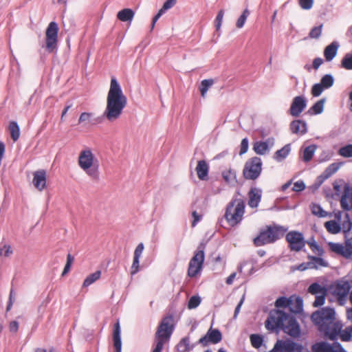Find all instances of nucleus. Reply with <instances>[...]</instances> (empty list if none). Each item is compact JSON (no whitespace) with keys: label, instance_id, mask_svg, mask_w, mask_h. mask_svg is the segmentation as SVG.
<instances>
[{"label":"nucleus","instance_id":"f257e3e1","mask_svg":"<svg viewBox=\"0 0 352 352\" xmlns=\"http://www.w3.org/2000/svg\"><path fill=\"white\" fill-rule=\"evenodd\" d=\"M274 305L277 309L270 311L265 321V327L270 331L282 329L292 337H299L300 326L293 314L302 311V298L296 296H282L276 299Z\"/></svg>","mask_w":352,"mask_h":352},{"label":"nucleus","instance_id":"f03ea898","mask_svg":"<svg viewBox=\"0 0 352 352\" xmlns=\"http://www.w3.org/2000/svg\"><path fill=\"white\" fill-rule=\"evenodd\" d=\"M335 315L334 309L330 307L322 308L311 315V320L318 330L331 340H337L342 328V322L336 319Z\"/></svg>","mask_w":352,"mask_h":352},{"label":"nucleus","instance_id":"7ed1b4c3","mask_svg":"<svg viewBox=\"0 0 352 352\" xmlns=\"http://www.w3.org/2000/svg\"><path fill=\"white\" fill-rule=\"evenodd\" d=\"M126 102V97L122 93V89H109L104 116L109 122L117 120L121 116Z\"/></svg>","mask_w":352,"mask_h":352},{"label":"nucleus","instance_id":"20e7f679","mask_svg":"<svg viewBox=\"0 0 352 352\" xmlns=\"http://www.w3.org/2000/svg\"><path fill=\"white\" fill-rule=\"evenodd\" d=\"M78 164L80 169H82L91 180L95 182L99 180V161L90 148L87 147L80 151L78 157Z\"/></svg>","mask_w":352,"mask_h":352},{"label":"nucleus","instance_id":"39448f33","mask_svg":"<svg viewBox=\"0 0 352 352\" xmlns=\"http://www.w3.org/2000/svg\"><path fill=\"white\" fill-rule=\"evenodd\" d=\"M173 329L172 318H164L155 335V346L153 352H162L164 344L169 341Z\"/></svg>","mask_w":352,"mask_h":352},{"label":"nucleus","instance_id":"423d86ee","mask_svg":"<svg viewBox=\"0 0 352 352\" xmlns=\"http://www.w3.org/2000/svg\"><path fill=\"white\" fill-rule=\"evenodd\" d=\"M245 202L241 199H233L227 206L224 217L229 226L234 227L241 222L245 213Z\"/></svg>","mask_w":352,"mask_h":352},{"label":"nucleus","instance_id":"0eeeda50","mask_svg":"<svg viewBox=\"0 0 352 352\" xmlns=\"http://www.w3.org/2000/svg\"><path fill=\"white\" fill-rule=\"evenodd\" d=\"M261 171V159L258 157H254L245 162L243 174L246 179L255 180L260 176Z\"/></svg>","mask_w":352,"mask_h":352},{"label":"nucleus","instance_id":"6e6552de","mask_svg":"<svg viewBox=\"0 0 352 352\" xmlns=\"http://www.w3.org/2000/svg\"><path fill=\"white\" fill-rule=\"evenodd\" d=\"M58 30V25L55 21H51L47 28L45 49L49 53H54L57 51Z\"/></svg>","mask_w":352,"mask_h":352},{"label":"nucleus","instance_id":"1a4fd4ad","mask_svg":"<svg viewBox=\"0 0 352 352\" xmlns=\"http://www.w3.org/2000/svg\"><path fill=\"white\" fill-rule=\"evenodd\" d=\"M204 261V247L200 245L198 250L195 252L194 256L190 259L188 275L190 277H195L201 270Z\"/></svg>","mask_w":352,"mask_h":352},{"label":"nucleus","instance_id":"9d476101","mask_svg":"<svg viewBox=\"0 0 352 352\" xmlns=\"http://www.w3.org/2000/svg\"><path fill=\"white\" fill-rule=\"evenodd\" d=\"M330 250L348 259L352 258V236L346 238L344 243L329 242Z\"/></svg>","mask_w":352,"mask_h":352},{"label":"nucleus","instance_id":"9b49d317","mask_svg":"<svg viewBox=\"0 0 352 352\" xmlns=\"http://www.w3.org/2000/svg\"><path fill=\"white\" fill-rule=\"evenodd\" d=\"M274 352H307L301 344L290 339L278 340L274 346Z\"/></svg>","mask_w":352,"mask_h":352},{"label":"nucleus","instance_id":"f8f14e48","mask_svg":"<svg viewBox=\"0 0 352 352\" xmlns=\"http://www.w3.org/2000/svg\"><path fill=\"white\" fill-rule=\"evenodd\" d=\"M286 240L289 243V246L292 251L298 252L305 245L304 236L299 232L292 231L288 232L286 235Z\"/></svg>","mask_w":352,"mask_h":352},{"label":"nucleus","instance_id":"ddd939ff","mask_svg":"<svg viewBox=\"0 0 352 352\" xmlns=\"http://www.w3.org/2000/svg\"><path fill=\"white\" fill-rule=\"evenodd\" d=\"M311 352H346L339 342H333L332 344L320 341L316 342L311 347Z\"/></svg>","mask_w":352,"mask_h":352},{"label":"nucleus","instance_id":"4468645a","mask_svg":"<svg viewBox=\"0 0 352 352\" xmlns=\"http://www.w3.org/2000/svg\"><path fill=\"white\" fill-rule=\"evenodd\" d=\"M222 339V335L219 330L210 328L207 333L201 338L198 343L203 346H207L209 343L217 344Z\"/></svg>","mask_w":352,"mask_h":352},{"label":"nucleus","instance_id":"2eb2a0df","mask_svg":"<svg viewBox=\"0 0 352 352\" xmlns=\"http://www.w3.org/2000/svg\"><path fill=\"white\" fill-rule=\"evenodd\" d=\"M351 289L348 281H338L333 288V294L338 298L340 302H344Z\"/></svg>","mask_w":352,"mask_h":352},{"label":"nucleus","instance_id":"dca6fc26","mask_svg":"<svg viewBox=\"0 0 352 352\" xmlns=\"http://www.w3.org/2000/svg\"><path fill=\"white\" fill-rule=\"evenodd\" d=\"M340 205L343 210L349 211L352 209V186L346 184L340 199Z\"/></svg>","mask_w":352,"mask_h":352},{"label":"nucleus","instance_id":"f3484780","mask_svg":"<svg viewBox=\"0 0 352 352\" xmlns=\"http://www.w3.org/2000/svg\"><path fill=\"white\" fill-rule=\"evenodd\" d=\"M307 106V100L303 96H296L294 98L290 107V113L292 116L297 117Z\"/></svg>","mask_w":352,"mask_h":352},{"label":"nucleus","instance_id":"a211bd4d","mask_svg":"<svg viewBox=\"0 0 352 352\" xmlns=\"http://www.w3.org/2000/svg\"><path fill=\"white\" fill-rule=\"evenodd\" d=\"M32 183L34 187L39 191H42L46 186V172L44 170H38L34 173Z\"/></svg>","mask_w":352,"mask_h":352},{"label":"nucleus","instance_id":"6ab92c4d","mask_svg":"<svg viewBox=\"0 0 352 352\" xmlns=\"http://www.w3.org/2000/svg\"><path fill=\"white\" fill-rule=\"evenodd\" d=\"M262 197V190L258 188H252L248 192V206L252 208H257Z\"/></svg>","mask_w":352,"mask_h":352},{"label":"nucleus","instance_id":"aec40b11","mask_svg":"<svg viewBox=\"0 0 352 352\" xmlns=\"http://www.w3.org/2000/svg\"><path fill=\"white\" fill-rule=\"evenodd\" d=\"M21 75V69L19 63L16 58L12 54L10 60V71L9 74V81L16 82Z\"/></svg>","mask_w":352,"mask_h":352},{"label":"nucleus","instance_id":"412c9836","mask_svg":"<svg viewBox=\"0 0 352 352\" xmlns=\"http://www.w3.org/2000/svg\"><path fill=\"white\" fill-rule=\"evenodd\" d=\"M339 47L340 43L337 41H334L324 48V56L326 61L330 62L336 57Z\"/></svg>","mask_w":352,"mask_h":352},{"label":"nucleus","instance_id":"4be33fe9","mask_svg":"<svg viewBox=\"0 0 352 352\" xmlns=\"http://www.w3.org/2000/svg\"><path fill=\"white\" fill-rule=\"evenodd\" d=\"M121 330L119 322H117L113 327V342L115 348V352L122 351V342H121Z\"/></svg>","mask_w":352,"mask_h":352},{"label":"nucleus","instance_id":"5701e85b","mask_svg":"<svg viewBox=\"0 0 352 352\" xmlns=\"http://www.w3.org/2000/svg\"><path fill=\"white\" fill-rule=\"evenodd\" d=\"M267 230L274 243L285 234L287 230V228L280 226H274L273 227H267Z\"/></svg>","mask_w":352,"mask_h":352},{"label":"nucleus","instance_id":"b1692460","mask_svg":"<svg viewBox=\"0 0 352 352\" xmlns=\"http://www.w3.org/2000/svg\"><path fill=\"white\" fill-rule=\"evenodd\" d=\"M334 83V77L331 74H324L320 82L314 84L311 88H331Z\"/></svg>","mask_w":352,"mask_h":352},{"label":"nucleus","instance_id":"393cba45","mask_svg":"<svg viewBox=\"0 0 352 352\" xmlns=\"http://www.w3.org/2000/svg\"><path fill=\"white\" fill-rule=\"evenodd\" d=\"M197 177L201 180H206L208 178L209 166L205 160H199L196 167Z\"/></svg>","mask_w":352,"mask_h":352},{"label":"nucleus","instance_id":"a878e982","mask_svg":"<svg viewBox=\"0 0 352 352\" xmlns=\"http://www.w3.org/2000/svg\"><path fill=\"white\" fill-rule=\"evenodd\" d=\"M272 243H273V241L267 229L261 232L258 236L254 239V244L256 246H262Z\"/></svg>","mask_w":352,"mask_h":352},{"label":"nucleus","instance_id":"bb28decb","mask_svg":"<svg viewBox=\"0 0 352 352\" xmlns=\"http://www.w3.org/2000/svg\"><path fill=\"white\" fill-rule=\"evenodd\" d=\"M290 129L293 133L303 135L307 133V124L300 120H296L291 122Z\"/></svg>","mask_w":352,"mask_h":352},{"label":"nucleus","instance_id":"cd10ccee","mask_svg":"<svg viewBox=\"0 0 352 352\" xmlns=\"http://www.w3.org/2000/svg\"><path fill=\"white\" fill-rule=\"evenodd\" d=\"M222 177L224 181L230 186H235L237 184L236 171L232 168H227L222 171Z\"/></svg>","mask_w":352,"mask_h":352},{"label":"nucleus","instance_id":"c85d7f7f","mask_svg":"<svg viewBox=\"0 0 352 352\" xmlns=\"http://www.w3.org/2000/svg\"><path fill=\"white\" fill-rule=\"evenodd\" d=\"M135 15V12L131 8H124L117 14V18L122 22L131 23Z\"/></svg>","mask_w":352,"mask_h":352},{"label":"nucleus","instance_id":"c756f323","mask_svg":"<svg viewBox=\"0 0 352 352\" xmlns=\"http://www.w3.org/2000/svg\"><path fill=\"white\" fill-rule=\"evenodd\" d=\"M309 268L310 269H318L320 267H327L328 263L323 258L318 256H309Z\"/></svg>","mask_w":352,"mask_h":352},{"label":"nucleus","instance_id":"7c9ffc66","mask_svg":"<svg viewBox=\"0 0 352 352\" xmlns=\"http://www.w3.org/2000/svg\"><path fill=\"white\" fill-rule=\"evenodd\" d=\"M291 147L289 144H286L282 148L275 152L274 155V159L277 162H281L285 159L289 154Z\"/></svg>","mask_w":352,"mask_h":352},{"label":"nucleus","instance_id":"2f4dec72","mask_svg":"<svg viewBox=\"0 0 352 352\" xmlns=\"http://www.w3.org/2000/svg\"><path fill=\"white\" fill-rule=\"evenodd\" d=\"M253 149L258 155H265L270 150L267 142L258 141L254 144Z\"/></svg>","mask_w":352,"mask_h":352},{"label":"nucleus","instance_id":"473e14b6","mask_svg":"<svg viewBox=\"0 0 352 352\" xmlns=\"http://www.w3.org/2000/svg\"><path fill=\"white\" fill-rule=\"evenodd\" d=\"M192 349L189 337L183 338L177 345V350L179 352H189Z\"/></svg>","mask_w":352,"mask_h":352},{"label":"nucleus","instance_id":"72a5a7b5","mask_svg":"<svg viewBox=\"0 0 352 352\" xmlns=\"http://www.w3.org/2000/svg\"><path fill=\"white\" fill-rule=\"evenodd\" d=\"M101 276V271L97 270L94 273L89 274L86 277L85 279L82 287H87L91 284L94 283L96 281H97Z\"/></svg>","mask_w":352,"mask_h":352},{"label":"nucleus","instance_id":"f704fd0d","mask_svg":"<svg viewBox=\"0 0 352 352\" xmlns=\"http://www.w3.org/2000/svg\"><path fill=\"white\" fill-rule=\"evenodd\" d=\"M324 227L331 234H338L341 230L340 223L333 220L327 221L324 223Z\"/></svg>","mask_w":352,"mask_h":352},{"label":"nucleus","instance_id":"c9c22d12","mask_svg":"<svg viewBox=\"0 0 352 352\" xmlns=\"http://www.w3.org/2000/svg\"><path fill=\"white\" fill-rule=\"evenodd\" d=\"M316 150V146L315 144L309 145L305 148L303 151L302 160L303 161L308 162H309Z\"/></svg>","mask_w":352,"mask_h":352},{"label":"nucleus","instance_id":"e433bc0d","mask_svg":"<svg viewBox=\"0 0 352 352\" xmlns=\"http://www.w3.org/2000/svg\"><path fill=\"white\" fill-rule=\"evenodd\" d=\"M9 131L12 140L14 142L17 141L20 136V129L16 122L12 121L10 122Z\"/></svg>","mask_w":352,"mask_h":352},{"label":"nucleus","instance_id":"4c0bfd02","mask_svg":"<svg viewBox=\"0 0 352 352\" xmlns=\"http://www.w3.org/2000/svg\"><path fill=\"white\" fill-rule=\"evenodd\" d=\"M308 292L313 295H319L323 293H327V289L321 285L314 283L309 285L308 287Z\"/></svg>","mask_w":352,"mask_h":352},{"label":"nucleus","instance_id":"58836bf2","mask_svg":"<svg viewBox=\"0 0 352 352\" xmlns=\"http://www.w3.org/2000/svg\"><path fill=\"white\" fill-rule=\"evenodd\" d=\"M341 66L347 70H352V51L344 55L341 61Z\"/></svg>","mask_w":352,"mask_h":352},{"label":"nucleus","instance_id":"ea45409f","mask_svg":"<svg viewBox=\"0 0 352 352\" xmlns=\"http://www.w3.org/2000/svg\"><path fill=\"white\" fill-rule=\"evenodd\" d=\"M341 164L340 163H332L330 164L324 170V177L328 178L332 175L336 173L340 167Z\"/></svg>","mask_w":352,"mask_h":352},{"label":"nucleus","instance_id":"a19ab883","mask_svg":"<svg viewBox=\"0 0 352 352\" xmlns=\"http://www.w3.org/2000/svg\"><path fill=\"white\" fill-rule=\"evenodd\" d=\"M338 153L344 157H352V144L340 148Z\"/></svg>","mask_w":352,"mask_h":352},{"label":"nucleus","instance_id":"79ce46f5","mask_svg":"<svg viewBox=\"0 0 352 352\" xmlns=\"http://www.w3.org/2000/svg\"><path fill=\"white\" fill-rule=\"evenodd\" d=\"M352 335V327H346L345 329L342 331L340 329L338 336H340V338L342 341L347 342L351 340Z\"/></svg>","mask_w":352,"mask_h":352},{"label":"nucleus","instance_id":"37998d69","mask_svg":"<svg viewBox=\"0 0 352 352\" xmlns=\"http://www.w3.org/2000/svg\"><path fill=\"white\" fill-rule=\"evenodd\" d=\"M250 338L252 346L255 349H259L263 344V338L258 334H252Z\"/></svg>","mask_w":352,"mask_h":352},{"label":"nucleus","instance_id":"c03bdc74","mask_svg":"<svg viewBox=\"0 0 352 352\" xmlns=\"http://www.w3.org/2000/svg\"><path fill=\"white\" fill-rule=\"evenodd\" d=\"M250 14V12L248 9L243 10L241 16L237 19L236 25L238 28H242L244 26V24L247 20L248 15Z\"/></svg>","mask_w":352,"mask_h":352},{"label":"nucleus","instance_id":"a18cd8bd","mask_svg":"<svg viewBox=\"0 0 352 352\" xmlns=\"http://www.w3.org/2000/svg\"><path fill=\"white\" fill-rule=\"evenodd\" d=\"M322 27L323 24L321 23L320 25L311 28L309 33V36L311 38H318L322 34Z\"/></svg>","mask_w":352,"mask_h":352},{"label":"nucleus","instance_id":"49530a36","mask_svg":"<svg viewBox=\"0 0 352 352\" xmlns=\"http://www.w3.org/2000/svg\"><path fill=\"white\" fill-rule=\"evenodd\" d=\"M308 244L313 253L318 256H322L323 254V249L318 245L316 241L308 242Z\"/></svg>","mask_w":352,"mask_h":352},{"label":"nucleus","instance_id":"de8ad7c7","mask_svg":"<svg viewBox=\"0 0 352 352\" xmlns=\"http://www.w3.org/2000/svg\"><path fill=\"white\" fill-rule=\"evenodd\" d=\"M324 99H321L318 100L317 102H316L311 109L314 111L315 114H320L323 111L324 109Z\"/></svg>","mask_w":352,"mask_h":352},{"label":"nucleus","instance_id":"09e8293b","mask_svg":"<svg viewBox=\"0 0 352 352\" xmlns=\"http://www.w3.org/2000/svg\"><path fill=\"white\" fill-rule=\"evenodd\" d=\"M200 303H201L200 297L197 296H193L188 300V307L190 309H195L196 307H197L199 305Z\"/></svg>","mask_w":352,"mask_h":352},{"label":"nucleus","instance_id":"8fccbe9b","mask_svg":"<svg viewBox=\"0 0 352 352\" xmlns=\"http://www.w3.org/2000/svg\"><path fill=\"white\" fill-rule=\"evenodd\" d=\"M13 253V250L12 247L8 244H4L1 248H0V256H3L5 257H9Z\"/></svg>","mask_w":352,"mask_h":352},{"label":"nucleus","instance_id":"3c124183","mask_svg":"<svg viewBox=\"0 0 352 352\" xmlns=\"http://www.w3.org/2000/svg\"><path fill=\"white\" fill-rule=\"evenodd\" d=\"M223 15H224V10L223 9H221L218 12L217 15L215 19V21H214V26L217 31L219 30L221 28Z\"/></svg>","mask_w":352,"mask_h":352},{"label":"nucleus","instance_id":"603ef678","mask_svg":"<svg viewBox=\"0 0 352 352\" xmlns=\"http://www.w3.org/2000/svg\"><path fill=\"white\" fill-rule=\"evenodd\" d=\"M312 213L320 217L327 215V212L319 205H314L311 209Z\"/></svg>","mask_w":352,"mask_h":352},{"label":"nucleus","instance_id":"864d4df0","mask_svg":"<svg viewBox=\"0 0 352 352\" xmlns=\"http://www.w3.org/2000/svg\"><path fill=\"white\" fill-rule=\"evenodd\" d=\"M300 8L303 10H310L314 5V0H298Z\"/></svg>","mask_w":352,"mask_h":352},{"label":"nucleus","instance_id":"5fc2aeb1","mask_svg":"<svg viewBox=\"0 0 352 352\" xmlns=\"http://www.w3.org/2000/svg\"><path fill=\"white\" fill-rule=\"evenodd\" d=\"M327 293H323L319 295L316 296V299L313 303L314 307H319L322 305L324 303L325 296Z\"/></svg>","mask_w":352,"mask_h":352},{"label":"nucleus","instance_id":"6e6d98bb","mask_svg":"<svg viewBox=\"0 0 352 352\" xmlns=\"http://www.w3.org/2000/svg\"><path fill=\"white\" fill-rule=\"evenodd\" d=\"M248 139L247 138H243L241 142L239 154L243 155L248 151Z\"/></svg>","mask_w":352,"mask_h":352},{"label":"nucleus","instance_id":"4d7b16f0","mask_svg":"<svg viewBox=\"0 0 352 352\" xmlns=\"http://www.w3.org/2000/svg\"><path fill=\"white\" fill-rule=\"evenodd\" d=\"M139 266H140V258L133 257V264L131 265V275H134L138 272Z\"/></svg>","mask_w":352,"mask_h":352},{"label":"nucleus","instance_id":"13d9d810","mask_svg":"<svg viewBox=\"0 0 352 352\" xmlns=\"http://www.w3.org/2000/svg\"><path fill=\"white\" fill-rule=\"evenodd\" d=\"M214 79L208 78L203 80L198 88H210L214 84Z\"/></svg>","mask_w":352,"mask_h":352},{"label":"nucleus","instance_id":"bf43d9fd","mask_svg":"<svg viewBox=\"0 0 352 352\" xmlns=\"http://www.w3.org/2000/svg\"><path fill=\"white\" fill-rule=\"evenodd\" d=\"M305 188V184L302 181H297L294 184L292 190L296 192L302 191Z\"/></svg>","mask_w":352,"mask_h":352},{"label":"nucleus","instance_id":"052dcab7","mask_svg":"<svg viewBox=\"0 0 352 352\" xmlns=\"http://www.w3.org/2000/svg\"><path fill=\"white\" fill-rule=\"evenodd\" d=\"M144 244L142 243H139L134 251L133 257L140 258L142 252L144 250Z\"/></svg>","mask_w":352,"mask_h":352},{"label":"nucleus","instance_id":"680f3d73","mask_svg":"<svg viewBox=\"0 0 352 352\" xmlns=\"http://www.w3.org/2000/svg\"><path fill=\"white\" fill-rule=\"evenodd\" d=\"M91 117V113L85 112V113H81L78 121L80 123L84 122H90Z\"/></svg>","mask_w":352,"mask_h":352},{"label":"nucleus","instance_id":"e2e57ef3","mask_svg":"<svg viewBox=\"0 0 352 352\" xmlns=\"http://www.w3.org/2000/svg\"><path fill=\"white\" fill-rule=\"evenodd\" d=\"M323 59L320 57H317L316 58L314 59L313 60V65H312V67L314 69H318L320 66L323 63Z\"/></svg>","mask_w":352,"mask_h":352},{"label":"nucleus","instance_id":"0e129e2a","mask_svg":"<svg viewBox=\"0 0 352 352\" xmlns=\"http://www.w3.org/2000/svg\"><path fill=\"white\" fill-rule=\"evenodd\" d=\"M244 300H245V295H243L242 296V298H241L239 302L238 303L236 307L235 308V310H234V318H236L240 311V309H241V307L244 302Z\"/></svg>","mask_w":352,"mask_h":352},{"label":"nucleus","instance_id":"69168bd1","mask_svg":"<svg viewBox=\"0 0 352 352\" xmlns=\"http://www.w3.org/2000/svg\"><path fill=\"white\" fill-rule=\"evenodd\" d=\"M193 221L192 222V226L195 227L197 223L200 221L201 216L199 215L196 211H193L192 213Z\"/></svg>","mask_w":352,"mask_h":352},{"label":"nucleus","instance_id":"338daca9","mask_svg":"<svg viewBox=\"0 0 352 352\" xmlns=\"http://www.w3.org/2000/svg\"><path fill=\"white\" fill-rule=\"evenodd\" d=\"M9 329L11 332H16L19 329V322L16 321H12L10 323Z\"/></svg>","mask_w":352,"mask_h":352},{"label":"nucleus","instance_id":"774afa93","mask_svg":"<svg viewBox=\"0 0 352 352\" xmlns=\"http://www.w3.org/2000/svg\"><path fill=\"white\" fill-rule=\"evenodd\" d=\"M177 0H166L164 3L163 6L167 9L169 10L172 8L176 4Z\"/></svg>","mask_w":352,"mask_h":352}]
</instances>
